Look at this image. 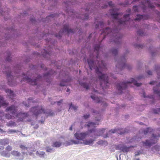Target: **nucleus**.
<instances>
[{
	"instance_id": "obj_10",
	"label": "nucleus",
	"mask_w": 160,
	"mask_h": 160,
	"mask_svg": "<svg viewBox=\"0 0 160 160\" xmlns=\"http://www.w3.org/2000/svg\"><path fill=\"white\" fill-rule=\"evenodd\" d=\"M115 148L116 150H121L123 152H127L129 150V148L121 144L116 146Z\"/></svg>"
},
{
	"instance_id": "obj_54",
	"label": "nucleus",
	"mask_w": 160,
	"mask_h": 160,
	"mask_svg": "<svg viewBox=\"0 0 160 160\" xmlns=\"http://www.w3.org/2000/svg\"><path fill=\"white\" fill-rule=\"evenodd\" d=\"M142 92H143V93H142V97H143L144 98L146 97H146V96H145V93L144 92L143 90Z\"/></svg>"
},
{
	"instance_id": "obj_20",
	"label": "nucleus",
	"mask_w": 160,
	"mask_h": 160,
	"mask_svg": "<svg viewBox=\"0 0 160 160\" xmlns=\"http://www.w3.org/2000/svg\"><path fill=\"white\" fill-rule=\"evenodd\" d=\"M79 143V141H75V140H70L69 141L67 142H66V144L67 146H69V145H72L73 144H78Z\"/></svg>"
},
{
	"instance_id": "obj_36",
	"label": "nucleus",
	"mask_w": 160,
	"mask_h": 160,
	"mask_svg": "<svg viewBox=\"0 0 160 160\" xmlns=\"http://www.w3.org/2000/svg\"><path fill=\"white\" fill-rule=\"evenodd\" d=\"M104 23L103 22H99V23L98 24L96 25V28H99V26H100L101 28H102L104 26Z\"/></svg>"
},
{
	"instance_id": "obj_26",
	"label": "nucleus",
	"mask_w": 160,
	"mask_h": 160,
	"mask_svg": "<svg viewBox=\"0 0 160 160\" xmlns=\"http://www.w3.org/2000/svg\"><path fill=\"white\" fill-rule=\"evenodd\" d=\"M97 124L98 125L99 124H97L96 123H95L93 122H89L88 123V124H86L85 125V127H87L88 128L89 127H92V128H95L96 126L95 125Z\"/></svg>"
},
{
	"instance_id": "obj_2",
	"label": "nucleus",
	"mask_w": 160,
	"mask_h": 160,
	"mask_svg": "<svg viewBox=\"0 0 160 160\" xmlns=\"http://www.w3.org/2000/svg\"><path fill=\"white\" fill-rule=\"evenodd\" d=\"M132 84L137 87L140 86L142 84L141 83H137V81L133 78H131L130 81H127L126 82H122L117 84V88L119 93L120 94L122 93V91L127 88L128 84Z\"/></svg>"
},
{
	"instance_id": "obj_31",
	"label": "nucleus",
	"mask_w": 160,
	"mask_h": 160,
	"mask_svg": "<svg viewBox=\"0 0 160 160\" xmlns=\"http://www.w3.org/2000/svg\"><path fill=\"white\" fill-rule=\"evenodd\" d=\"M62 145V143L59 142H55L53 143L52 146L56 147H60Z\"/></svg>"
},
{
	"instance_id": "obj_43",
	"label": "nucleus",
	"mask_w": 160,
	"mask_h": 160,
	"mask_svg": "<svg viewBox=\"0 0 160 160\" xmlns=\"http://www.w3.org/2000/svg\"><path fill=\"white\" fill-rule=\"evenodd\" d=\"M82 16H83V17L82 18V19L85 20L87 19L88 18V15L87 14H85L84 15H82Z\"/></svg>"
},
{
	"instance_id": "obj_51",
	"label": "nucleus",
	"mask_w": 160,
	"mask_h": 160,
	"mask_svg": "<svg viewBox=\"0 0 160 160\" xmlns=\"http://www.w3.org/2000/svg\"><path fill=\"white\" fill-rule=\"evenodd\" d=\"M63 101V100L62 99L60 100L59 101L57 102V103L59 105H60V104H61Z\"/></svg>"
},
{
	"instance_id": "obj_37",
	"label": "nucleus",
	"mask_w": 160,
	"mask_h": 160,
	"mask_svg": "<svg viewBox=\"0 0 160 160\" xmlns=\"http://www.w3.org/2000/svg\"><path fill=\"white\" fill-rule=\"evenodd\" d=\"M5 150L6 151L9 152L12 151V148L11 146L8 145L6 147Z\"/></svg>"
},
{
	"instance_id": "obj_13",
	"label": "nucleus",
	"mask_w": 160,
	"mask_h": 160,
	"mask_svg": "<svg viewBox=\"0 0 160 160\" xmlns=\"http://www.w3.org/2000/svg\"><path fill=\"white\" fill-rule=\"evenodd\" d=\"M137 17L135 18V21L140 20L142 19H148V16L147 15H141L140 14H137Z\"/></svg>"
},
{
	"instance_id": "obj_49",
	"label": "nucleus",
	"mask_w": 160,
	"mask_h": 160,
	"mask_svg": "<svg viewBox=\"0 0 160 160\" xmlns=\"http://www.w3.org/2000/svg\"><path fill=\"white\" fill-rule=\"evenodd\" d=\"M6 61L10 62L11 60V58L10 56H8L7 58H6Z\"/></svg>"
},
{
	"instance_id": "obj_61",
	"label": "nucleus",
	"mask_w": 160,
	"mask_h": 160,
	"mask_svg": "<svg viewBox=\"0 0 160 160\" xmlns=\"http://www.w3.org/2000/svg\"><path fill=\"white\" fill-rule=\"evenodd\" d=\"M32 98H29L28 99V102H29L30 100H32Z\"/></svg>"
},
{
	"instance_id": "obj_4",
	"label": "nucleus",
	"mask_w": 160,
	"mask_h": 160,
	"mask_svg": "<svg viewBox=\"0 0 160 160\" xmlns=\"http://www.w3.org/2000/svg\"><path fill=\"white\" fill-rule=\"evenodd\" d=\"M151 0H144L145 1V3L143 2H142V3L138 6H134L132 8V9L135 12H139L138 9H139V8H141V9L143 11V12H144L147 8V7L145 5V4L147 5L149 8L151 9H153L155 7L151 3Z\"/></svg>"
},
{
	"instance_id": "obj_27",
	"label": "nucleus",
	"mask_w": 160,
	"mask_h": 160,
	"mask_svg": "<svg viewBox=\"0 0 160 160\" xmlns=\"http://www.w3.org/2000/svg\"><path fill=\"white\" fill-rule=\"evenodd\" d=\"M130 1H128L127 2H126L125 3H119V4L121 5H124L125 6L126 5L128 4H130L131 3H132V2H135L136 1H138L139 0H129Z\"/></svg>"
},
{
	"instance_id": "obj_41",
	"label": "nucleus",
	"mask_w": 160,
	"mask_h": 160,
	"mask_svg": "<svg viewBox=\"0 0 160 160\" xmlns=\"http://www.w3.org/2000/svg\"><path fill=\"white\" fill-rule=\"evenodd\" d=\"M153 112L154 113L158 114L160 112V108L155 109L153 110Z\"/></svg>"
},
{
	"instance_id": "obj_55",
	"label": "nucleus",
	"mask_w": 160,
	"mask_h": 160,
	"mask_svg": "<svg viewBox=\"0 0 160 160\" xmlns=\"http://www.w3.org/2000/svg\"><path fill=\"white\" fill-rule=\"evenodd\" d=\"M52 150V149L50 148H48L47 150V151L48 152H50Z\"/></svg>"
},
{
	"instance_id": "obj_18",
	"label": "nucleus",
	"mask_w": 160,
	"mask_h": 160,
	"mask_svg": "<svg viewBox=\"0 0 160 160\" xmlns=\"http://www.w3.org/2000/svg\"><path fill=\"white\" fill-rule=\"evenodd\" d=\"M113 36H114V34L115 35V43H118V42H119L120 41L121 38H122V36L120 35L119 33L118 32L116 33V34L114 33Z\"/></svg>"
},
{
	"instance_id": "obj_42",
	"label": "nucleus",
	"mask_w": 160,
	"mask_h": 160,
	"mask_svg": "<svg viewBox=\"0 0 160 160\" xmlns=\"http://www.w3.org/2000/svg\"><path fill=\"white\" fill-rule=\"evenodd\" d=\"M154 148L155 150L157 151H160V146L159 145H155L154 147Z\"/></svg>"
},
{
	"instance_id": "obj_32",
	"label": "nucleus",
	"mask_w": 160,
	"mask_h": 160,
	"mask_svg": "<svg viewBox=\"0 0 160 160\" xmlns=\"http://www.w3.org/2000/svg\"><path fill=\"white\" fill-rule=\"evenodd\" d=\"M153 131L152 128H147L145 130L143 131V133L144 134H146L148 132H151Z\"/></svg>"
},
{
	"instance_id": "obj_62",
	"label": "nucleus",
	"mask_w": 160,
	"mask_h": 160,
	"mask_svg": "<svg viewBox=\"0 0 160 160\" xmlns=\"http://www.w3.org/2000/svg\"><path fill=\"white\" fill-rule=\"evenodd\" d=\"M8 77V78L9 77H10L11 76V72L10 73H9L8 74H7Z\"/></svg>"
},
{
	"instance_id": "obj_25",
	"label": "nucleus",
	"mask_w": 160,
	"mask_h": 160,
	"mask_svg": "<svg viewBox=\"0 0 160 160\" xmlns=\"http://www.w3.org/2000/svg\"><path fill=\"white\" fill-rule=\"evenodd\" d=\"M1 154L2 156L7 158H9L10 156V153L6 151H2L1 152Z\"/></svg>"
},
{
	"instance_id": "obj_16",
	"label": "nucleus",
	"mask_w": 160,
	"mask_h": 160,
	"mask_svg": "<svg viewBox=\"0 0 160 160\" xmlns=\"http://www.w3.org/2000/svg\"><path fill=\"white\" fill-rule=\"evenodd\" d=\"M9 143V140L8 138L1 139L0 140V144L1 145L5 146L8 145Z\"/></svg>"
},
{
	"instance_id": "obj_60",
	"label": "nucleus",
	"mask_w": 160,
	"mask_h": 160,
	"mask_svg": "<svg viewBox=\"0 0 160 160\" xmlns=\"http://www.w3.org/2000/svg\"><path fill=\"white\" fill-rule=\"evenodd\" d=\"M142 78V77H138L137 78V80H139V79H141Z\"/></svg>"
},
{
	"instance_id": "obj_50",
	"label": "nucleus",
	"mask_w": 160,
	"mask_h": 160,
	"mask_svg": "<svg viewBox=\"0 0 160 160\" xmlns=\"http://www.w3.org/2000/svg\"><path fill=\"white\" fill-rule=\"evenodd\" d=\"M90 115L89 114H86V115H84L83 116V118L85 119H87L89 117Z\"/></svg>"
},
{
	"instance_id": "obj_23",
	"label": "nucleus",
	"mask_w": 160,
	"mask_h": 160,
	"mask_svg": "<svg viewBox=\"0 0 160 160\" xmlns=\"http://www.w3.org/2000/svg\"><path fill=\"white\" fill-rule=\"evenodd\" d=\"M115 32V30H112L110 28H107L104 30L103 32L102 33V34H103V33H105L106 35H108L111 33H113Z\"/></svg>"
},
{
	"instance_id": "obj_6",
	"label": "nucleus",
	"mask_w": 160,
	"mask_h": 160,
	"mask_svg": "<svg viewBox=\"0 0 160 160\" xmlns=\"http://www.w3.org/2000/svg\"><path fill=\"white\" fill-rule=\"evenodd\" d=\"M95 131V129L94 128H93L92 129L88 130V132H80L79 133H76L74 134V136L77 139L83 142L84 139L88 135V132L92 133L94 132Z\"/></svg>"
},
{
	"instance_id": "obj_48",
	"label": "nucleus",
	"mask_w": 160,
	"mask_h": 160,
	"mask_svg": "<svg viewBox=\"0 0 160 160\" xmlns=\"http://www.w3.org/2000/svg\"><path fill=\"white\" fill-rule=\"evenodd\" d=\"M15 122H9V123L8 124V126H13L15 124Z\"/></svg>"
},
{
	"instance_id": "obj_64",
	"label": "nucleus",
	"mask_w": 160,
	"mask_h": 160,
	"mask_svg": "<svg viewBox=\"0 0 160 160\" xmlns=\"http://www.w3.org/2000/svg\"><path fill=\"white\" fill-rule=\"evenodd\" d=\"M69 129L71 130H72V126H71L70 128Z\"/></svg>"
},
{
	"instance_id": "obj_59",
	"label": "nucleus",
	"mask_w": 160,
	"mask_h": 160,
	"mask_svg": "<svg viewBox=\"0 0 160 160\" xmlns=\"http://www.w3.org/2000/svg\"><path fill=\"white\" fill-rule=\"evenodd\" d=\"M50 74V73H47L45 74L44 75V76L45 77L48 76H49V75Z\"/></svg>"
},
{
	"instance_id": "obj_40",
	"label": "nucleus",
	"mask_w": 160,
	"mask_h": 160,
	"mask_svg": "<svg viewBox=\"0 0 160 160\" xmlns=\"http://www.w3.org/2000/svg\"><path fill=\"white\" fill-rule=\"evenodd\" d=\"M20 147L22 151L27 150L28 148L27 147L22 145H20Z\"/></svg>"
},
{
	"instance_id": "obj_45",
	"label": "nucleus",
	"mask_w": 160,
	"mask_h": 160,
	"mask_svg": "<svg viewBox=\"0 0 160 160\" xmlns=\"http://www.w3.org/2000/svg\"><path fill=\"white\" fill-rule=\"evenodd\" d=\"M157 72L158 75V78H160V67L158 69H157Z\"/></svg>"
},
{
	"instance_id": "obj_30",
	"label": "nucleus",
	"mask_w": 160,
	"mask_h": 160,
	"mask_svg": "<svg viewBox=\"0 0 160 160\" xmlns=\"http://www.w3.org/2000/svg\"><path fill=\"white\" fill-rule=\"evenodd\" d=\"M100 45L99 44H97L94 47V52H96V53L98 54V55L97 56V58H98V52L99 50L100 49Z\"/></svg>"
},
{
	"instance_id": "obj_22",
	"label": "nucleus",
	"mask_w": 160,
	"mask_h": 160,
	"mask_svg": "<svg viewBox=\"0 0 160 160\" xmlns=\"http://www.w3.org/2000/svg\"><path fill=\"white\" fill-rule=\"evenodd\" d=\"M6 92L8 93V95L9 96V98H12L13 97H15V95L13 93V92L11 90L7 89L6 90Z\"/></svg>"
},
{
	"instance_id": "obj_8",
	"label": "nucleus",
	"mask_w": 160,
	"mask_h": 160,
	"mask_svg": "<svg viewBox=\"0 0 160 160\" xmlns=\"http://www.w3.org/2000/svg\"><path fill=\"white\" fill-rule=\"evenodd\" d=\"M41 77V76L38 75L36 79H34L33 80L32 79H31L28 77H25L22 79V80H21V82L22 81H27L29 84L31 85H36L37 84V82H38V81L39 80V79H40Z\"/></svg>"
},
{
	"instance_id": "obj_52",
	"label": "nucleus",
	"mask_w": 160,
	"mask_h": 160,
	"mask_svg": "<svg viewBox=\"0 0 160 160\" xmlns=\"http://www.w3.org/2000/svg\"><path fill=\"white\" fill-rule=\"evenodd\" d=\"M157 83V82L156 81H151L150 83L149 84L151 85H153L154 84H156Z\"/></svg>"
},
{
	"instance_id": "obj_53",
	"label": "nucleus",
	"mask_w": 160,
	"mask_h": 160,
	"mask_svg": "<svg viewBox=\"0 0 160 160\" xmlns=\"http://www.w3.org/2000/svg\"><path fill=\"white\" fill-rule=\"evenodd\" d=\"M104 130V128H102L100 129L98 132H101V133H103Z\"/></svg>"
},
{
	"instance_id": "obj_47",
	"label": "nucleus",
	"mask_w": 160,
	"mask_h": 160,
	"mask_svg": "<svg viewBox=\"0 0 160 160\" xmlns=\"http://www.w3.org/2000/svg\"><path fill=\"white\" fill-rule=\"evenodd\" d=\"M108 4L110 7H113L114 6V4L112 3V2H109Z\"/></svg>"
},
{
	"instance_id": "obj_24",
	"label": "nucleus",
	"mask_w": 160,
	"mask_h": 160,
	"mask_svg": "<svg viewBox=\"0 0 160 160\" xmlns=\"http://www.w3.org/2000/svg\"><path fill=\"white\" fill-rule=\"evenodd\" d=\"M94 140L90 139L89 140H85L83 142V143L85 145H89L93 143Z\"/></svg>"
},
{
	"instance_id": "obj_63",
	"label": "nucleus",
	"mask_w": 160,
	"mask_h": 160,
	"mask_svg": "<svg viewBox=\"0 0 160 160\" xmlns=\"http://www.w3.org/2000/svg\"><path fill=\"white\" fill-rule=\"evenodd\" d=\"M139 154V152H137V153L135 154V156H138Z\"/></svg>"
},
{
	"instance_id": "obj_46",
	"label": "nucleus",
	"mask_w": 160,
	"mask_h": 160,
	"mask_svg": "<svg viewBox=\"0 0 160 160\" xmlns=\"http://www.w3.org/2000/svg\"><path fill=\"white\" fill-rule=\"evenodd\" d=\"M17 132V131L15 130L10 129L9 130L8 132L9 134H11L13 132Z\"/></svg>"
},
{
	"instance_id": "obj_29",
	"label": "nucleus",
	"mask_w": 160,
	"mask_h": 160,
	"mask_svg": "<svg viewBox=\"0 0 160 160\" xmlns=\"http://www.w3.org/2000/svg\"><path fill=\"white\" fill-rule=\"evenodd\" d=\"M114 11V9H112L110 10V12L111 13V14L112 16L113 17V18L116 19L117 18V17L119 15V14L118 13H112V11Z\"/></svg>"
},
{
	"instance_id": "obj_38",
	"label": "nucleus",
	"mask_w": 160,
	"mask_h": 160,
	"mask_svg": "<svg viewBox=\"0 0 160 160\" xmlns=\"http://www.w3.org/2000/svg\"><path fill=\"white\" fill-rule=\"evenodd\" d=\"M112 52L113 54L116 56L118 54V50L116 49H113L112 50Z\"/></svg>"
},
{
	"instance_id": "obj_28",
	"label": "nucleus",
	"mask_w": 160,
	"mask_h": 160,
	"mask_svg": "<svg viewBox=\"0 0 160 160\" xmlns=\"http://www.w3.org/2000/svg\"><path fill=\"white\" fill-rule=\"evenodd\" d=\"M70 80L71 79L69 78L64 81H62L60 84V85L61 86H67V83L68 82L70 81Z\"/></svg>"
},
{
	"instance_id": "obj_39",
	"label": "nucleus",
	"mask_w": 160,
	"mask_h": 160,
	"mask_svg": "<svg viewBox=\"0 0 160 160\" xmlns=\"http://www.w3.org/2000/svg\"><path fill=\"white\" fill-rule=\"evenodd\" d=\"M77 108H78L77 107V106H75L72 105V103H71V104L70 105V108H72L74 110H76L77 109Z\"/></svg>"
},
{
	"instance_id": "obj_35",
	"label": "nucleus",
	"mask_w": 160,
	"mask_h": 160,
	"mask_svg": "<svg viewBox=\"0 0 160 160\" xmlns=\"http://www.w3.org/2000/svg\"><path fill=\"white\" fill-rule=\"evenodd\" d=\"M37 155H39L40 157H43L44 155L45 154V152H39L37 151L36 152Z\"/></svg>"
},
{
	"instance_id": "obj_33",
	"label": "nucleus",
	"mask_w": 160,
	"mask_h": 160,
	"mask_svg": "<svg viewBox=\"0 0 160 160\" xmlns=\"http://www.w3.org/2000/svg\"><path fill=\"white\" fill-rule=\"evenodd\" d=\"M97 143L99 145H107L108 144L107 142L103 141L102 140H100L97 142Z\"/></svg>"
},
{
	"instance_id": "obj_3",
	"label": "nucleus",
	"mask_w": 160,
	"mask_h": 160,
	"mask_svg": "<svg viewBox=\"0 0 160 160\" xmlns=\"http://www.w3.org/2000/svg\"><path fill=\"white\" fill-rule=\"evenodd\" d=\"M31 111L36 116H38L42 113H47L48 116H52L53 115V113L51 111L48 112L42 106L33 107L31 108Z\"/></svg>"
},
{
	"instance_id": "obj_12",
	"label": "nucleus",
	"mask_w": 160,
	"mask_h": 160,
	"mask_svg": "<svg viewBox=\"0 0 160 160\" xmlns=\"http://www.w3.org/2000/svg\"><path fill=\"white\" fill-rule=\"evenodd\" d=\"M122 131H123L122 129H111L109 131V132L110 133H117L119 134H123L125 132H128L127 131H124V132H122Z\"/></svg>"
},
{
	"instance_id": "obj_56",
	"label": "nucleus",
	"mask_w": 160,
	"mask_h": 160,
	"mask_svg": "<svg viewBox=\"0 0 160 160\" xmlns=\"http://www.w3.org/2000/svg\"><path fill=\"white\" fill-rule=\"evenodd\" d=\"M147 73L149 74V75H152V72L151 71H150V70H149L147 72Z\"/></svg>"
},
{
	"instance_id": "obj_21",
	"label": "nucleus",
	"mask_w": 160,
	"mask_h": 160,
	"mask_svg": "<svg viewBox=\"0 0 160 160\" xmlns=\"http://www.w3.org/2000/svg\"><path fill=\"white\" fill-rule=\"evenodd\" d=\"M127 66L126 64L125 63L121 62L120 63H118L116 65V67L118 68H120L121 70L125 68Z\"/></svg>"
},
{
	"instance_id": "obj_17",
	"label": "nucleus",
	"mask_w": 160,
	"mask_h": 160,
	"mask_svg": "<svg viewBox=\"0 0 160 160\" xmlns=\"http://www.w3.org/2000/svg\"><path fill=\"white\" fill-rule=\"evenodd\" d=\"M65 32L68 33H73V31L71 29H69L68 25H64L63 27V32Z\"/></svg>"
},
{
	"instance_id": "obj_44",
	"label": "nucleus",
	"mask_w": 160,
	"mask_h": 160,
	"mask_svg": "<svg viewBox=\"0 0 160 160\" xmlns=\"http://www.w3.org/2000/svg\"><path fill=\"white\" fill-rule=\"evenodd\" d=\"M137 34L139 35L142 36L143 34V32L142 30H139L137 32Z\"/></svg>"
},
{
	"instance_id": "obj_15",
	"label": "nucleus",
	"mask_w": 160,
	"mask_h": 160,
	"mask_svg": "<svg viewBox=\"0 0 160 160\" xmlns=\"http://www.w3.org/2000/svg\"><path fill=\"white\" fill-rule=\"evenodd\" d=\"M159 87H160V83L157 85L156 87H154L153 90L154 93L158 95L160 98V89L158 88Z\"/></svg>"
},
{
	"instance_id": "obj_19",
	"label": "nucleus",
	"mask_w": 160,
	"mask_h": 160,
	"mask_svg": "<svg viewBox=\"0 0 160 160\" xmlns=\"http://www.w3.org/2000/svg\"><path fill=\"white\" fill-rule=\"evenodd\" d=\"M8 103L4 102L3 98L0 96V107H6L8 105Z\"/></svg>"
},
{
	"instance_id": "obj_7",
	"label": "nucleus",
	"mask_w": 160,
	"mask_h": 160,
	"mask_svg": "<svg viewBox=\"0 0 160 160\" xmlns=\"http://www.w3.org/2000/svg\"><path fill=\"white\" fill-rule=\"evenodd\" d=\"M157 137H160V134H159L158 136H156L154 134H153L152 138L154 140H151L150 141L147 140L145 142H143L142 143H143V146H150L156 142L158 140L157 139Z\"/></svg>"
},
{
	"instance_id": "obj_57",
	"label": "nucleus",
	"mask_w": 160,
	"mask_h": 160,
	"mask_svg": "<svg viewBox=\"0 0 160 160\" xmlns=\"http://www.w3.org/2000/svg\"><path fill=\"white\" fill-rule=\"evenodd\" d=\"M91 98L92 99H93V100H95V99H96V97H95L94 96H93V95H92V96H91Z\"/></svg>"
},
{
	"instance_id": "obj_14",
	"label": "nucleus",
	"mask_w": 160,
	"mask_h": 160,
	"mask_svg": "<svg viewBox=\"0 0 160 160\" xmlns=\"http://www.w3.org/2000/svg\"><path fill=\"white\" fill-rule=\"evenodd\" d=\"M130 14H125L124 15L123 18L125 19V21H123L122 19H120L119 20L118 22L120 24H125L127 21H128V20L127 19V18H128V19H130L129 18Z\"/></svg>"
},
{
	"instance_id": "obj_5",
	"label": "nucleus",
	"mask_w": 160,
	"mask_h": 160,
	"mask_svg": "<svg viewBox=\"0 0 160 160\" xmlns=\"http://www.w3.org/2000/svg\"><path fill=\"white\" fill-rule=\"evenodd\" d=\"M17 111V107L14 105H12L8 107L6 109L7 112H10V113L12 115H16ZM6 118L8 119L15 118L16 116H12L9 114H7L5 115Z\"/></svg>"
},
{
	"instance_id": "obj_34",
	"label": "nucleus",
	"mask_w": 160,
	"mask_h": 160,
	"mask_svg": "<svg viewBox=\"0 0 160 160\" xmlns=\"http://www.w3.org/2000/svg\"><path fill=\"white\" fill-rule=\"evenodd\" d=\"M80 85L81 86L83 87L84 88H85L87 90L89 89V86L85 83L81 82L80 83Z\"/></svg>"
},
{
	"instance_id": "obj_58",
	"label": "nucleus",
	"mask_w": 160,
	"mask_h": 160,
	"mask_svg": "<svg viewBox=\"0 0 160 160\" xmlns=\"http://www.w3.org/2000/svg\"><path fill=\"white\" fill-rule=\"evenodd\" d=\"M23 103L24 105L25 106V107H29V104H25L24 103V102H23Z\"/></svg>"
},
{
	"instance_id": "obj_9",
	"label": "nucleus",
	"mask_w": 160,
	"mask_h": 160,
	"mask_svg": "<svg viewBox=\"0 0 160 160\" xmlns=\"http://www.w3.org/2000/svg\"><path fill=\"white\" fill-rule=\"evenodd\" d=\"M28 116V114L27 113L20 112L16 114V117L18 118V120L20 121H23L24 119L26 118Z\"/></svg>"
},
{
	"instance_id": "obj_1",
	"label": "nucleus",
	"mask_w": 160,
	"mask_h": 160,
	"mask_svg": "<svg viewBox=\"0 0 160 160\" xmlns=\"http://www.w3.org/2000/svg\"><path fill=\"white\" fill-rule=\"evenodd\" d=\"M88 62L89 68L91 70L93 68L95 69L96 73L98 75V78L100 81V86L102 87V89L104 90L107 88L108 84V77L106 74H102L101 71H103L107 69L106 64L103 61L100 62L97 61L95 63H97L98 66H95L94 62L93 60L88 59Z\"/></svg>"
},
{
	"instance_id": "obj_11",
	"label": "nucleus",
	"mask_w": 160,
	"mask_h": 160,
	"mask_svg": "<svg viewBox=\"0 0 160 160\" xmlns=\"http://www.w3.org/2000/svg\"><path fill=\"white\" fill-rule=\"evenodd\" d=\"M11 154L15 157H18V158L20 160H23L24 158L23 156L21 155V154L18 151L13 150L11 152Z\"/></svg>"
}]
</instances>
